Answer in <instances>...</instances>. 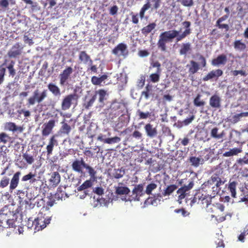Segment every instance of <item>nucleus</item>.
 <instances>
[{"label": "nucleus", "instance_id": "obj_20", "mask_svg": "<svg viewBox=\"0 0 248 248\" xmlns=\"http://www.w3.org/2000/svg\"><path fill=\"white\" fill-rule=\"evenodd\" d=\"M121 138L117 136L113 138H108L105 139L104 138V136L102 134H100L97 137L98 140L108 144L118 143L121 141Z\"/></svg>", "mask_w": 248, "mask_h": 248}, {"label": "nucleus", "instance_id": "obj_33", "mask_svg": "<svg viewBox=\"0 0 248 248\" xmlns=\"http://www.w3.org/2000/svg\"><path fill=\"white\" fill-rule=\"evenodd\" d=\"M107 78L108 76L106 75H103L99 78L96 76H93L92 77L91 82L92 84L94 85H100L101 83L107 79Z\"/></svg>", "mask_w": 248, "mask_h": 248}, {"label": "nucleus", "instance_id": "obj_37", "mask_svg": "<svg viewBox=\"0 0 248 248\" xmlns=\"http://www.w3.org/2000/svg\"><path fill=\"white\" fill-rule=\"evenodd\" d=\"M12 139V137L5 132L0 133V143L6 144L10 141Z\"/></svg>", "mask_w": 248, "mask_h": 248}, {"label": "nucleus", "instance_id": "obj_19", "mask_svg": "<svg viewBox=\"0 0 248 248\" xmlns=\"http://www.w3.org/2000/svg\"><path fill=\"white\" fill-rule=\"evenodd\" d=\"M20 171L16 172L12 178L9 186V190L11 192L15 189L18 185L19 182V177L21 175Z\"/></svg>", "mask_w": 248, "mask_h": 248}, {"label": "nucleus", "instance_id": "obj_55", "mask_svg": "<svg viewBox=\"0 0 248 248\" xmlns=\"http://www.w3.org/2000/svg\"><path fill=\"white\" fill-rule=\"evenodd\" d=\"M189 161L190 163H191L192 166L197 167L200 165L201 159L199 157L192 156L190 157Z\"/></svg>", "mask_w": 248, "mask_h": 248}, {"label": "nucleus", "instance_id": "obj_48", "mask_svg": "<svg viewBox=\"0 0 248 248\" xmlns=\"http://www.w3.org/2000/svg\"><path fill=\"white\" fill-rule=\"evenodd\" d=\"M157 187V185L154 183H151L148 184L146 188V190L145 191V193L148 195H150L152 194V192L156 189Z\"/></svg>", "mask_w": 248, "mask_h": 248}, {"label": "nucleus", "instance_id": "obj_24", "mask_svg": "<svg viewBox=\"0 0 248 248\" xmlns=\"http://www.w3.org/2000/svg\"><path fill=\"white\" fill-rule=\"evenodd\" d=\"M188 68V72L189 75H194L197 73L200 69V64L196 62L191 60L189 62V64L186 65Z\"/></svg>", "mask_w": 248, "mask_h": 248}, {"label": "nucleus", "instance_id": "obj_43", "mask_svg": "<svg viewBox=\"0 0 248 248\" xmlns=\"http://www.w3.org/2000/svg\"><path fill=\"white\" fill-rule=\"evenodd\" d=\"M244 117H248V112H241L234 115L232 117V122L234 123H237Z\"/></svg>", "mask_w": 248, "mask_h": 248}, {"label": "nucleus", "instance_id": "obj_51", "mask_svg": "<svg viewBox=\"0 0 248 248\" xmlns=\"http://www.w3.org/2000/svg\"><path fill=\"white\" fill-rule=\"evenodd\" d=\"M161 72L156 71L155 73L150 75V79L151 81L154 83L157 82L160 79V75Z\"/></svg>", "mask_w": 248, "mask_h": 248}, {"label": "nucleus", "instance_id": "obj_49", "mask_svg": "<svg viewBox=\"0 0 248 248\" xmlns=\"http://www.w3.org/2000/svg\"><path fill=\"white\" fill-rule=\"evenodd\" d=\"M157 199L155 197H149L144 202L143 207H146L150 205L156 204Z\"/></svg>", "mask_w": 248, "mask_h": 248}, {"label": "nucleus", "instance_id": "obj_32", "mask_svg": "<svg viewBox=\"0 0 248 248\" xmlns=\"http://www.w3.org/2000/svg\"><path fill=\"white\" fill-rule=\"evenodd\" d=\"M156 25L155 23L153 22L149 24L148 25L144 27L141 30V32L142 34L145 36H147L149 33H150L153 30H154Z\"/></svg>", "mask_w": 248, "mask_h": 248}, {"label": "nucleus", "instance_id": "obj_35", "mask_svg": "<svg viewBox=\"0 0 248 248\" xmlns=\"http://www.w3.org/2000/svg\"><path fill=\"white\" fill-rule=\"evenodd\" d=\"M130 191L129 188L127 186H118L116 187L115 193L118 195H127Z\"/></svg>", "mask_w": 248, "mask_h": 248}, {"label": "nucleus", "instance_id": "obj_59", "mask_svg": "<svg viewBox=\"0 0 248 248\" xmlns=\"http://www.w3.org/2000/svg\"><path fill=\"white\" fill-rule=\"evenodd\" d=\"M96 99V95H93L92 98L85 104V108L88 109L90 107L92 106Z\"/></svg>", "mask_w": 248, "mask_h": 248}, {"label": "nucleus", "instance_id": "obj_28", "mask_svg": "<svg viewBox=\"0 0 248 248\" xmlns=\"http://www.w3.org/2000/svg\"><path fill=\"white\" fill-rule=\"evenodd\" d=\"M204 194H205L200 192H197L191 201V205H192L195 203L202 204V200L204 199V198L205 197Z\"/></svg>", "mask_w": 248, "mask_h": 248}, {"label": "nucleus", "instance_id": "obj_12", "mask_svg": "<svg viewBox=\"0 0 248 248\" xmlns=\"http://www.w3.org/2000/svg\"><path fill=\"white\" fill-rule=\"evenodd\" d=\"M194 186V183L192 181L189 182L187 186H184L180 188L177 191V193L178 194V201H181L184 199L188 192Z\"/></svg>", "mask_w": 248, "mask_h": 248}, {"label": "nucleus", "instance_id": "obj_6", "mask_svg": "<svg viewBox=\"0 0 248 248\" xmlns=\"http://www.w3.org/2000/svg\"><path fill=\"white\" fill-rule=\"evenodd\" d=\"M79 98L78 95L75 92L73 93H71L66 95L62 100L61 103V108L62 110H66L69 109L72 104V101H78Z\"/></svg>", "mask_w": 248, "mask_h": 248}, {"label": "nucleus", "instance_id": "obj_1", "mask_svg": "<svg viewBox=\"0 0 248 248\" xmlns=\"http://www.w3.org/2000/svg\"><path fill=\"white\" fill-rule=\"evenodd\" d=\"M227 181V178L222 174V172L216 171L204 184L205 186L211 187L212 195H213V197H215L221 190L220 186L226 183Z\"/></svg>", "mask_w": 248, "mask_h": 248}, {"label": "nucleus", "instance_id": "obj_21", "mask_svg": "<svg viewBox=\"0 0 248 248\" xmlns=\"http://www.w3.org/2000/svg\"><path fill=\"white\" fill-rule=\"evenodd\" d=\"M227 61V57L224 54L218 55L216 58L212 60L211 64L213 66H218L220 65H224Z\"/></svg>", "mask_w": 248, "mask_h": 248}, {"label": "nucleus", "instance_id": "obj_63", "mask_svg": "<svg viewBox=\"0 0 248 248\" xmlns=\"http://www.w3.org/2000/svg\"><path fill=\"white\" fill-rule=\"evenodd\" d=\"M35 176V174H32L31 172H30L29 174L24 175L22 178V181L25 182L31 179Z\"/></svg>", "mask_w": 248, "mask_h": 248}, {"label": "nucleus", "instance_id": "obj_50", "mask_svg": "<svg viewBox=\"0 0 248 248\" xmlns=\"http://www.w3.org/2000/svg\"><path fill=\"white\" fill-rule=\"evenodd\" d=\"M7 60L4 61V62L1 65H0V84H2L4 79V76L5 75L6 69L2 66L5 65Z\"/></svg>", "mask_w": 248, "mask_h": 248}, {"label": "nucleus", "instance_id": "obj_25", "mask_svg": "<svg viewBox=\"0 0 248 248\" xmlns=\"http://www.w3.org/2000/svg\"><path fill=\"white\" fill-rule=\"evenodd\" d=\"M124 107V106L123 103L118 101H113L110 105V108L113 112H116L115 114H117L119 115L123 112L122 109Z\"/></svg>", "mask_w": 248, "mask_h": 248}, {"label": "nucleus", "instance_id": "obj_41", "mask_svg": "<svg viewBox=\"0 0 248 248\" xmlns=\"http://www.w3.org/2000/svg\"><path fill=\"white\" fill-rule=\"evenodd\" d=\"M177 188V186L175 185H170L168 186L164 190L163 195L164 196H169L170 195L173 191H174Z\"/></svg>", "mask_w": 248, "mask_h": 248}, {"label": "nucleus", "instance_id": "obj_29", "mask_svg": "<svg viewBox=\"0 0 248 248\" xmlns=\"http://www.w3.org/2000/svg\"><path fill=\"white\" fill-rule=\"evenodd\" d=\"M153 95V86L152 85L148 84L145 88V90L141 92V96H143L145 99H148L151 95Z\"/></svg>", "mask_w": 248, "mask_h": 248}, {"label": "nucleus", "instance_id": "obj_30", "mask_svg": "<svg viewBox=\"0 0 248 248\" xmlns=\"http://www.w3.org/2000/svg\"><path fill=\"white\" fill-rule=\"evenodd\" d=\"M60 180L61 176L58 172L55 171L52 173L49 182L53 186H57L60 182Z\"/></svg>", "mask_w": 248, "mask_h": 248}, {"label": "nucleus", "instance_id": "obj_5", "mask_svg": "<svg viewBox=\"0 0 248 248\" xmlns=\"http://www.w3.org/2000/svg\"><path fill=\"white\" fill-rule=\"evenodd\" d=\"M47 92L46 90H44L42 92H40L38 89L35 90L33 95L28 98L27 105L30 106L34 105L36 103H42L47 97Z\"/></svg>", "mask_w": 248, "mask_h": 248}, {"label": "nucleus", "instance_id": "obj_38", "mask_svg": "<svg viewBox=\"0 0 248 248\" xmlns=\"http://www.w3.org/2000/svg\"><path fill=\"white\" fill-rule=\"evenodd\" d=\"M242 152V150L241 148H232V149H231L229 151L225 152L223 154V156L229 157L234 155H236L238 154L241 153Z\"/></svg>", "mask_w": 248, "mask_h": 248}, {"label": "nucleus", "instance_id": "obj_39", "mask_svg": "<svg viewBox=\"0 0 248 248\" xmlns=\"http://www.w3.org/2000/svg\"><path fill=\"white\" fill-rule=\"evenodd\" d=\"M124 173L125 170L123 168L114 169V172L112 173V176L116 179H120L123 177Z\"/></svg>", "mask_w": 248, "mask_h": 248}, {"label": "nucleus", "instance_id": "obj_13", "mask_svg": "<svg viewBox=\"0 0 248 248\" xmlns=\"http://www.w3.org/2000/svg\"><path fill=\"white\" fill-rule=\"evenodd\" d=\"M86 163L82 158L81 160L76 159L71 164L72 170L78 173H82L83 169L84 168Z\"/></svg>", "mask_w": 248, "mask_h": 248}, {"label": "nucleus", "instance_id": "obj_14", "mask_svg": "<svg viewBox=\"0 0 248 248\" xmlns=\"http://www.w3.org/2000/svg\"><path fill=\"white\" fill-rule=\"evenodd\" d=\"M222 75L223 71L220 69L212 70L209 72L205 76H204L202 80L204 81H207L213 78H215L217 80Z\"/></svg>", "mask_w": 248, "mask_h": 248}, {"label": "nucleus", "instance_id": "obj_8", "mask_svg": "<svg viewBox=\"0 0 248 248\" xmlns=\"http://www.w3.org/2000/svg\"><path fill=\"white\" fill-rule=\"evenodd\" d=\"M73 69L71 66H66L65 68L60 73L59 75L60 84L63 86L66 84L68 80L70 78Z\"/></svg>", "mask_w": 248, "mask_h": 248}, {"label": "nucleus", "instance_id": "obj_23", "mask_svg": "<svg viewBox=\"0 0 248 248\" xmlns=\"http://www.w3.org/2000/svg\"><path fill=\"white\" fill-rule=\"evenodd\" d=\"M4 128L6 130L13 132L18 131L21 133L23 130L22 127L17 126L15 123L13 122H7L5 123Z\"/></svg>", "mask_w": 248, "mask_h": 248}, {"label": "nucleus", "instance_id": "obj_54", "mask_svg": "<svg viewBox=\"0 0 248 248\" xmlns=\"http://www.w3.org/2000/svg\"><path fill=\"white\" fill-rule=\"evenodd\" d=\"M10 179L7 176H4L0 181V187L3 188L8 186L9 184Z\"/></svg>", "mask_w": 248, "mask_h": 248}, {"label": "nucleus", "instance_id": "obj_34", "mask_svg": "<svg viewBox=\"0 0 248 248\" xmlns=\"http://www.w3.org/2000/svg\"><path fill=\"white\" fill-rule=\"evenodd\" d=\"M191 50V45L189 43H183L179 50V53L181 55H186Z\"/></svg>", "mask_w": 248, "mask_h": 248}, {"label": "nucleus", "instance_id": "obj_3", "mask_svg": "<svg viewBox=\"0 0 248 248\" xmlns=\"http://www.w3.org/2000/svg\"><path fill=\"white\" fill-rule=\"evenodd\" d=\"M151 2L154 3L153 7L154 9H157L159 7L160 0H147L146 3L141 7L139 14H135L133 12L130 13L131 16L132 23L134 24H138L139 23V17H140L141 19L143 18H145L146 19H148V17L147 16H145V12L151 7Z\"/></svg>", "mask_w": 248, "mask_h": 248}, {"label": "nucleus", "instance_id": "obj_61", "mask_svg": "<svg viewBox=\"0 0 248 248\" xmlns=\"http://www.w3.org/2000/svg\"><path fill=\"white\" fill-rule=\"evenodd\" d=\"M174 212L177 214L181 213L183 217H186L189 213L185 209H176L174 210Z\"/></svg>", "mask_w": 248, "mask_h": 248}, {"label": "nucleus", "instance_id": "obj_64", "mask_svg": "<svg viewBox=\"0 0 248 248\" xmlns=\"http://www.w3.org/2000/svg\"><path fill=\"white\" fill-rule=\"evenodd\" d=\"M237 162L241 166L245 164H248V158L244 157L243 158H239L237 160Z\"/></svg>", "mask_w": 248, "mask_h": 248}, {"label": "nucleus", "instance_id": "obj_22", "mask_svg": "<svg viewBox=\"0 0 248 248\" xmlns=\"http://www.w3.org/2000/svg\"><path fill=\"white\" fill-rule=\"evenodd\" d=\"M79 60L81 62L85 64L92 65L93 62L90 56L86 53L85 51H81L79 54Z\"/></svg>", "mask_w": 248, "mask_h": 248}, {"label": "nucleus", "instance_id": "obj_27", "mask_svg": "<svg viewBox=\"0 0 248 248\" xmlns=\"http://www.w3.org/2000/svg\"><path fill=\"white\" fill-rule=\"evenodd\" d=\"M238 185V182L235 181H232L230 179L228 186V189L231 192V195L232 198H236V188Z\"/></svg>", "mask_w": 248, "mask_h": 248}, {"label": "nucleus", "instance_id": "obj_47", "mask_svg": "<svg viewBox=\"0 0 248 248\" xmlns=\"http://www.w3.org/2000/svg\"><path fill=\"white\" fill-rule=\"evenodd\" d=\"M234 47L238 50H243L246 48V45L240 40H236L234 42Z\"/></svg>", "mask_w": 248, "mask_h": 248}, {"label": "nucleus", "instance_id": "obj_58", "mask_svg": "<svg viewBox=\"0 0 248 248\" xmlns=\"http://www.w3.org/2000/svg\"><path fill=\"white\" fill-rule=\"evenodd\" d=\"M181 3L184 6L191 7L193 5V0H180Z\"/></svg>", "mask_w": 248, "mask_h": 248}, {"label": "nucleus", "instance_id": "obj_56", "mask_svg": "<svg viewBox=\"0 0 248 248\" xmlns=\"http://www.w3.org/2000/svg\"><path fill=\"white\" fill-rule=\"evenodd\" d=\"M224 214V215H222L221 216L218 215L216 217V219L217 220V222H223L226 220V217L227 216H229L230 217H231L232 216L231 214H230L227 213V214Z\"/></svg>", "mask_w": 248, "mask_h": 248}, {"label": "nucleus", "instance_id": "obj_36", "mask_svg": "<svg viewBox=\"0 0 248 248\" xmlns=\"http://www.w3.org/2000/svg\"><path fill=\"white\" fill-rule=\"evenodd\" d=\"M64 121L65 120L61 123L62 125L60 128V131L62 133L68 135L72 128L70 125H69L67 123H65Z\"/></svg>", "mask_w": 248, "mask_h": 248}, {"label": "nucleus", "instance_id": "obj_40", "mask_svg": "<svg viewBox=\"0 0 248 248\" xmlns=\"http://www.w3.org/2000/svg\"><path fill=\"white\" fill-rule=\"evenodd\" d=\"M15 64V62L11 60L10 63L6 67L9 72V76L12 77H14L16 74V69L14 68Z\"/></svg>", "mask_w": 248, "mask_h": 248}, {"label": "nucleus", "instance_id": "obj_60", "mask_svg": "<svg viewBox=\"0 0 248 248\" xmlns=\"http://www.w3.org/2000/svg\"><path fill=\"white\" fill-rule=\"evenodd\" d=\"M138 112L139 113V116L140 117V119H146L147 118H148L150 115V113L148 111L146 112H143L141 111L140 110H139L138 111Z\"/></svg>", "mask_w": 248, "mask_h": 248}, {"label": "nucleus", "instance_id": "obj_18", "mask_svg": "<svg viewBox=\"0 0 248 248\" xmlns=\"http://www.w3.org/2000/svg\"><path fill=\"white\" fill-rule=\"evenodd\" d=\"M57 145L58 141L55 138V136L53 135L49 139L48 144L46 147L47 158H48L49 156L52 154L54 147Z\"/></svg>", "mask_w": 248, "mask_h": 248}, {"label": "nucleus", "instance_id": "obj_9", "mask_svg": "<svg viewBox=\"0 0 248 248\" xmlns=\"http://www.w3.org/2000/svg\"><path fill=\"white\" fill-rule=\"evenodd\" d=\"M57 120L54 119L49 120L47 123L43 124V129L42 130V135L43 136L46 137L50 134L53 128L55 126Z\"/></svg>", "mask_w": 248, "mask_h": 248}, {"label": "nucleus", "instance_id": "obj_16", "mask_svg": "<svg viewBox=\"0 0 248 248\" xmlns=\"http://www.w3.org/2000/svg\"><path fill=\"white\" fill-rule=\"evenodd\" d=\"M144 130L147 137L150 138H153L157 135V130L156 127H154L153 124L148 123L144 126Z\"/></svg>", "mask_w": 248, "mask_h": 248}, {"label": "nucleus", "instance_id": "obj_45", "mask_svg": "<svg viewBox=\"0 0 248 248\" xmlns=\"http://www.w3.org/2000/svg\"><path fill=\"white\" fill-rule=\"evenodd\" d=\"M84 169H86V170L88 171V172L89 173V175L91 178H95L96 171L94 170L93 168L91 167L88 164L86 163Z\"/></svg>", "mask_w": 248, "mask_h": 248}, {"label": "nucleus", "instance_id": "obj_7", "mask_svg": "<svg viewBox=\"0 0 248 248\" xmlns=\"http://www.w3.org/2000/svg\"><path fill=\"white\" fill-rule=\"evenodd\" d=\"M23 49V47L20 43H16L8 51L7 55L10 58H16L22 54Z\"/></svg>", "mask_w": 248, "mask_h": 248}, {"label": "nucleus", "instance_id": "obj_2", "mask_svg": "<svg viewBox=\"0 0 248 248\" xmlns=\"http://www.w3.org/2000/svg\"><path fill=\"white\" fill-rule=\"evenodd\" d=\"M179 31L176 30H172L168 31H165L160 33L159 36V39L157 43V47L161 51H166V44L172 42L173 39L177 38L179 36Z\"/></svg>", "mask_w": 248, "mask_h": 248}, {"label": "nucleus", "instance_id": "obj_46", "mask_svg": "<svg viewBox=\"0 0 248 248\" xmlns=\"http://www.w3.org/2000/svg\"><path fill=\"white\" fill-rule=\"evenodd\" d=\"M204 196L205 197L204 198V199L202 200V205H205L206 207H208L209 205H210L211 203V200L213 197V195L206 194L205 193Z\"/></svg>", "mask_w": 248, "mask_h": 248}, {"label": "nucleus", "instance_id": "obj_15", "mask_svg": "<svg viewBox=\"0 0 248 248\" xmlns=\"http://www.w3.org/2000/svg\"><path fill=\"white\" fill-rule=\"evenodd\" d=\"M221 98L217 94L213 95L209 99L210 107L215 110L219 109L221 107Z\"/></svg>", "mask_w": 248, "mask_h": 248}, {"label": "nucleus", "instance_id": "obj_26", "mask_svg": "<svg viewBox=\"0 0 248 248\" xmlns=\"http://www.w3.org/2000/svg\"><path fill=\"white\" fill-rule=\"evenodd\" d=\"M48 90L52 93V94L57 97H59L61 95V90L60 88L55 84L49 83L47 86Z\"/></svg>", "mask_w": 248, "mask_h": 248}, {"label": "nucleus", "instance_id": "obj_44", "mask_svg": "<svg viewBox=\"0 0 248 248\" xmlns=\"http://www.w3.org/2000/svg\"><path fill=\"white\" fill-rule=\"evenodd\" d=\"M201 95L198 94L194 98L193 103L195 106L199 107L204 106L205 102L203 100H201Z\"/></svg>", "mask_w": 248, "mask_h": 248}, {"label": "nucleus", "instance_id": "obj_10", "mask_svg": "<svg viewBox=\"0 0 248 248\" xmlns=\"http://www.w3.org/2000/svg\"><path fill=\"white\" fill-rule=\"evenodd\" d=\"M112 53L118 56H126L128 54L127 46L124 43H120L112 50Z\"/></svg>", "mask_w": 248, "mask_h": 248}, {"label": "nucleus", "instance_id": "obj_57", "mask_svg": "<svg viewBox=\"0 0 248 248\" xmlns=\"http://www.w3.org/2000/svg\"><path fill=\"white\" fill-rule=\"evenodd\" d=\"M156 67L157 69L156 71L161 72V64L158 61L152 62L151 63V66L149 67V69H151L152 68Z\"/></svg>", "mask_w": 248, "mask_h": 248}, {"label": "nucleus", "instance_id": "obj_53", "mask_svg": "<svg viewBox=\"0 0 248 248\" xmlns=\"http://www.w3.org/2000/svg\"><path fill=\"white\" fill-rule=\"evenodd\" d=\"M218 130V129L217 127H214L212 129L211 132V136L212 137L217 139H219L222 138V134H217Z\"/></svg>", "mask_w": 248, "mask_h": 248}, {"label": "nucleus", "instance_id": "obj_31", "mask_svg": "<svg viewBox=\"0 0 248 248\" xmlns=\"http://www.w3.org/2000/svg\"><path fill=\"white\" fill-rule=\"evenodd\" d=\"M98 95V101L101 105H104V101L107 99V92L103 89H99L95 92L94 95Z\"/></svg>", "mask_w": 248, "mask_h": 248}, {"label": "nucleus", "instance_id": "obj_11", "mask_svg": "<svg viewBox=\"0 0 248 248\" xmlns=\"http://www.w3.org/2000/svg\"><path fill=\"white\" fill-rule=\"evenodd\" d=\"M143 188L144 186L142 184L137 185L135 186L132 191V194L134 196L133 198L134 201H140V197L142 196L145 193Z\"/></svg>", "mask_w": 248, "mask_h": 248}, {"label": "nucleus", "instance_id": "obj_62", "mask_svg": "<svg viewBox=\"0 0 248 248\" xmlns=\"http://www.w3.org/2000/svg\"><path fill=\"white\" fill-rule=\"evenodd\" d=\"M180 142L181 144L183 146H186L188 144L189 142V139L188 137H185L183 139H179L177 143L178 144L179 142Z\"/></svg>", "mask_w": 248, "mask_h": 248}, {"label": "nucleus", "instance_id": "obj_17", "mask_svg": "<svg viewBox=\"0 0 248 248\" xmlns=\"http://www.w3.org/2000/svg\"><path fill=\"white\" fill-rule=\"evenodd\" d=\"M182 25L186 29L182 33L179 34V36L178 37V38H177V42L181 41L187 35H189L191 32V31L190 28V26L191 25L190 22L187 21H184L182 23Z\"/></svg>", "mask_w": 248, "mask_h": 248}, {"label": "nucleus", "instance_id": "obj_4", "mask_svg": "<svg viewBox=\"0 0 248 248\" xmlns=\"http://www.w3.org/2000/svg\"><path fill=\"white\" fill-rule=\"evenodd\" d=\"M45 212H48L46 209H42L37 217L32 221L31 227H33L35 231L42 230L50 223L51 217L47 216Z\"/></svg>", "mask_w": 248, "mask_h": 248}, {"label": "nucleus", "instance_id": "obj_42", "mask_svg": "<svg viewBox=\"0 0 248 248\" xmlns=\"http://www.w3.org/2000/svg\"><path fill=\"white\" fill-rule=\"evenodd\" d=\"M93 186V181L91 180L85 181L81 186L78 187V191H82L91 187Z\"/></svg>", "mask_w": 248, "mask_h": 248}, {"label": "nucleus", "instance_id": "obj_52", "mask_svg": "<svg viewBox=\"0 0 248 248\" xmlns=\"http://www.w3.org/2000/svg\"><path fill=\"white\" fill-rule=\"evenodd\" d=\"M23 158L26 161L28 164H31L34 161V157L32 155L28 154L27 153H25L23 155Z\"/></svg>", "mask_w": 248, "mask_h": 248}]
</instances>
